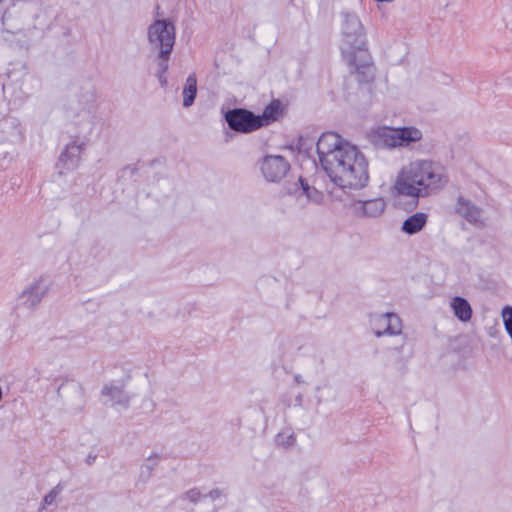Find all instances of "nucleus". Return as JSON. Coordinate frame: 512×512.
Returning a JSON list of instances; mask_svg holds the SVG:
<instances>
[{
	"mask_svg": "<svg viewBox=\"0 0 512 512\" xmlns=\"http://www.w3.org/2000/svg\"><path fill=\"white\" fill-rule=\"evenodd\" d=\"M447 182V176L434 162L416 160L402 168L393 189L397 196L411 197L413 205L416 206L419 198L436 194L444 188Z\"/></svg>",
	"mask_w": 512,
	"mask_h": 512,
	"instance_id": "1",
	"label": "nucleus"
},
{
	"mask_svg": "<svg viewBox=\"0 0 512 512\" xmlns=\"http://www.w3.org/2000/svg\"><path fill=\"white\" fill-rule=\"evenodd\" d=\"M337 157L324 172L343 191L360 190L368 185L369 164L365 155L355 145L337 154Z\"/></svg>",
	"mask_w": 512,
	"mask_h": 512,
	"instance_id": "2",
	"label": "nucleus"
},
{
	"mask_svg": "<svg viewBox=\"0 0 512 512\" xmlns=\"http://www.w3.org/2000/svg\"><path fill=\"white\" fill-rule=\"evenodd\" d=\"M341 16L343 18L342 55H346V53L352 50L361 51V49H368L366 33L358 15L354 12L342 11Z\"/></svg>",
	"mask_w": 512,
	"mask_h": 512,
	"instance_id": "3",
	"label": "nucleus"
},
{
	"mask_svg": "<svg viewBox=\"0 0 512 512\" xmlns=\"http://www.w3.org/2000/svg\"><path fill=\"white\" fill-rule=\"evenodd\" d=\"M147 36L151 49L158 50L161 55L173 51L176 31L173 22L169 18L155 20L148 27Z\"/></svg>",
	"mask_w": 512,
	"mask_h": 512,
	"instance_id": "4",
	"label": "nucleus"
},
{
	"mask_svg": "<svg viewBox=\"0 0 512 512\" xmlns=\"http://www.w3.org/2000/svg\"><path fill=\"white\" fill-rule=\"evenodd\" d=\"M343 57L347 60L350 68V74L355 76L360 84H371L375 79L376 67L368 49L361 51H349Z\"/></svg>",
	"mask_w": 512,
	"mask_h": 512,
	"instance_id": "5",
	"label": "nucleus"
},
{
	"mask_svg": "<svg viewBox=\"0 0 512 512\" xmlns=\"http://www.w3.org/2000/svg\"><path fill=\"white\" fill-rule=\"evenodd\" d=\"M352 144L335 132H324L318 139L316 144V152L318 154L319 162L323 168H327L337 157L336 153L341 154L346 146Z\"/></svg>",
	"mask_w": 512,
	"mask_h": 512,
	"instance_id": "6",
	"label": "nucleus"
},
{
	"mask_svg": "<svg viewBox=\"0 0 512 512\" xmlns=\"http://www.w3.org/2000/svg\"><path fill=\"white\" fill-rule=\"evenodd\" d=\"M224 119L228 127L237 133L248 134L260 129L257 114L246 108L228 109Z\"/></svg>",
	"mask_w": 512,
	"mask_h": 512,
	"instance_id": "7",
	"label": "nucleus"
},
{
	"mask_svg": "<svg viewBox=\"0 0 512 512\" xmlns=\"http://www.w3.org/2000/svg\"><path fill=\"white\" fill-rule=\"evenodd\" d=\"M289 170V162L281 155H267L262 159L261 172L269 182L281 181Z\"/></svg>",
	"mask_w": 512,
	"mask_h": 512,
	"instance_id": "8",
	"label": "nucleus"
},
{
	"mask_svg": "<svg viewBox=\"0 0 512 512\" xmlns=\"http://www.w3.org/2000/svg\"><path fill=\"white\" fill-rule=\"evenodd\" d=\"M85 149V143L79 142L78 138L68 143L64 150L61 152L57 167H62L65 170L71 171L78 167L81 153Z\"/></svg>",
	"mask_w": 512,
	"mask_h": 512,
	"instance_id": "9",
	"label": "nucleus"
},
{
	"mask_svg": "<svg viewBox=\"0 0 512 512\" xmlns=\"http://www.w3.org/2000/svg\"><path fill=\"white\" fill-rule=\"evenodd\" d=\"M453 211L472 225L481 222L482 209L463 195L457 196Z\"/></svg>",
	"mask_w": 512,
	"mask_h": 512,
	"instance_id": "10",
	"label": "nucleus"
},
{
	"mask_svg": "<svg viewBox=\"0 0 512 512\" xmlns=\"http://www.w3.org/2000/svg\"><path fill=\"white\" fill-rule=\"evenodd\" d=\"M371 143L379 149H396V128L389 126L378 127L370 135Z\"/></svg>",
	"mask_w": 512,
	"mask_h": 512,
	"instance_id": "11",
	"label": "nucleus"
},
{
	"mask_svg": "<svg viewBox=\"0 0 512 512\" xmlns=\"http://www.w3.org/2000/svg\"><path fill=\"white\" fill-rule=\"evenodd\" d=\"M379 328L374 330L376 337L383 335H398L401 333V319L395 313L387 312L376 320Z\"/></svg>",
	"mask_w": 512,
	"mask_h": 512,
	"instance_id": "12",
	"label": "nucleus"
},
{
	"mask_svg": "<svg viewBox=\"0 0 512 512\" xmlns=\"http://www.w3.org/2000/svg\"><path fill=\"white\" fill-rule=\"evenodd\" d=\"M46 291L47 289L42 285L41 281L33 282L19 295V305L33 309L41 302Z\"/></svg>",
	"mask_w": 512,
	"mask_h": 512,
	"instance_id": "13",
	"label": "nucleus"
},
{
	"mask_svg": "<svg viewBox=\"0 0 512 512\" xmlns=\"http://www.w3.org/2000/svg\"><path fill=\"white\" fill-rule=\"evenodd\" d=\"M285 106L280 99H272L263 109L261 114H257L260 128L267 127L278 121L284 114Z\"/></svg>",
	"mask_w": 512,
	"mask_h": 512,
	"instance_id": "14",
	"label": "nucleus"
},
{
	"mask_svg": "<svg viewBox=\"0 0 512 512\" xmlns=\"http://www.w3.org/2000/svg\"><path fill=\"white\" fill-rule=\"evenodd\" d=\"M396 128L397 148H408L420 141L422 131L414 126H402Z\"/></svg>",
	"mask_w": 512,
	"mask_h": 512,
	"instance_id": "15",
	"label": "nucleus"
},
{
	"mask_svg": "<svg viewBox=\"0 0 512 512\" xmlns=\"http://www.w3.org/2000/svg\"><path fill=\"white\" fill-rule=\"evenodd\" d=\"M101 395L106 396L113 405H119L128 408L130 404V396L124 391L123 386L106 384L101 390Z\"/></svg>",
	"mask_w": 512,
	"mask_h": 512,
	"instance_id": "16",
	"label": "nucleus"
},
{
	"mask_svg": "<svg viewBox=\"0 0 512 512\" xmlns=\"http://www.w3.org/2000/svg\"><path fill=\"white\" fill-rule=\"evenodd\" d=\"M428 221V214L417 212L407 217L401 226V231L407 235H414L420 232Z\"/></svg>",
	"mask_w": 512,
	"mask_h": 512,
	"instance_id": "17",
	"label": "nucleus"
},
{
	"mask_svg": "<svg viewBox=\"0 0 512 512\" xmlns=\"http://www.w3.org/2000/svg\"><path fill=\"white\" fill-rule=\"evenodd\" d=\"M450 307L454 316L461 322H468L472 318V307L468 300L461 296H455L450 301Z\"/></svg>",
	"mask_w": 512,
	"mask_h": 512,
	"instance_id": "18",
	"label": "nucleus"
},
{
	"mask_svg": "<svg viewBox=\"0 0 512 512\" xmlns=\"http://www.w3.org/2000/svg\"><path fill=\"white\" fill-rule=\"evenodd\" d=\"M183 106L189 108L194 104L197 96V78L194 73L189 74L183 87Z\"/></svg>",
	"mask_w": 512,
	"mask_h": 512,
	"instance_id": "19",
	"label": "nucleus"
},
{
	"mask_svg": "<svg viewBox=\"0 0 512 512\" xmlns=\"http://www.w3.org/2000/svg\"><path fill=\"white\" fill-rule=\"evenodd\" d=\"M160 459H161V456L158 453L153 452L145 460V462L141 465V468H140V473H139L140 481L147 483L150 480V478L152 476V472L157 467L158 461Z\"/></svg>",
	"mask_w": 512,
	"mask_h": 512,
	"instance_id": "20",
	"label": "nucleus"
},
{
	"mask_svg": "<svg viewBox=\"0 0 512 512\" xmlns=\"http://www.w3.org/2000/svg\"><path fill=\"white\" fill-rule=\"evenodd\" d=\"M385 202L382 198H376L363 202L362 210L363 214L368 217H378L385 210Z\"/></svg>",
	"mask_w": 512,
	"mask_h": 512,
	"instance_id": "21",
	"label": "nucleus"
},
{
	"mask_svg": "<svg viewBox=\"0 0 512 512\" xmlns=\"http://www.w3.org/2000/svg\"><path fill=\"white\" fill-rule=\"evenodd\" d=\"M65 387H68L72 392L77 394L79 398H81V399L84 398V388H83V386L80 383H78V382L68 381L67 379L65 381H63L60 384V386L58 387V389H57V395L59 397H62L61 391Z\"/></svg>",
	"mask_w": 512,
	"mask_h": 512,
	"instance_id": "22",
	"label": "nucleus"
},
{
	"mask_svg": "<svg viewBox=\"0 0 512 512\" xmlns=\"http://www.w3.org/2000/svg\"><path fill=\"white\" fill-rule=\"evenodd\" d=\"M63 490V486H62V483H58L52 490H50L49 493H47L44 498H43V502H42V507L45 508L46 506H50L52 505L57 496L62 492Z\"/></svg>",
	"mask_w": 512,
	"mask_h": 512,
	"instance_id": "23",
	"label": "nucleus"
},
{
	"mask_svg": "<svg viewBox=\"0 0 512 512\" xmlns=\"http://www.w3.org/2000/svg\"><path fill=\"white\" fill-rule=\"evenodd\" d=\"M172 52H167L166 54L161 55V52H158L156 61H157V71L156 73H166L169 68V60Z\"/></svg>",
	"mask_w": 512,
	"mask_h": 512,
	"instance_id": "24",
	"label": "nucleus"
},
{
	"mask_svg": "<svg viewBox=\"0 0 512 512\" xmlns=\"http://www.w3.org/2000/svg\"><path fill=\"white\" fill-rule=\"evenodd\" d=\"M204 494H202L200 492V490L198 488H192L188 491H186L182 496L181 498L182 499H188L190 502L196 504L198 503L201 499H203Z\"/></svg>",
	"mask_w": 512,
	"mask_h": 512,
	"instance_id": "25",
	"label": "nucleus"
},
{
	"mask_svg": "<svg viewBox=\"0 0 512 512\" xmlns=\"http://www.w3.org/2000/svg\"><path fill=\"white\" fill-rule=\"evenodd\" d=\"M277 442L283 446H292L295 442L294 434H289L285 436L283 433H279L277 435Z\"/></svg>",
	"mask_w": 512,
	"mask_h": 512,
	"instance_id": "26",
	"label": "nucleus"
},
{
	"mask_svg": "<svg viewBox=\"0 0 512 512\" xmlns=\"http://www.w3.org/2000/svg\"><path fill=\"white\" fill-rule=\"evenodd\" d=\"M138 172V168L136 166H133V165H127L125 166L123 169H121L120 171V175L119 177L123 178L125 177L128 173L132 176H134L136 173Z\"/></svg>",
	"mask_w": 512,
	"mask_h": 512,
	"instance_id": "27",
	"label": "nucleus"
},
{
	"mask_svg": "<svg viewBox=\"0 0 512 512\" xmlns=\"http://www.w3.org/2000/svg\"><path fill=\"white\" fill-rule=\"evenodd\" d=\"M300 185H301V188L303 190V193L308 197V198H311V194H310V191H311V187L309 186L307 180L303 177H299L298 179Z\"/></svg>",
	"mask_w": 512,
	"mask_h": 512,
	"instance_id": "28",
	"label": "nucleus"
},
{
	"mask_svg": "<svg viewBox=\"0 0 512 512\" xmlns=\"http://www.w3.org/2000/svg\"><path fill=\"white\" fill-rule=\"evenodd\" d=\"M223 494V491L219 488H215V489H212L209 493L207 494H204L203 497L204 498H210L211 500H217L218 498H220Z\"/></svg>",
	"mask_w": 512,
	"mask_h": 512,
	"instance_id": "29",
	"label": "nucleus"
},
{
	"mask_svg": "<svg viewBox=\"0 0 512 512\" xmlns=\"http://www.w3.org/2000/svg\"><path fill=\"white\" fill-rule=\"evenodd\" d=\"M96 459H97V454L91 451V452L87 455V457H86V459H85V462H86V464H87L88 466H92V465L95 463Z\"/></svg>",
	"mask_w": 512,
	"mask_h": 512,
	"instance_id": "30",
	"label": "nucleus"
},
{
	"mask_svg": "<svg viewBox=\"0 0 512 512\" xmlns=\"http://www.w3.org/2000/svg\"><path fill=\"white\" fill-rule=\"evenodd\" d=\"M166 73H155L156 77L158 78L159 80V83L161 85V87H166L167 86V77L165 75Z\"/></svg>",
	"mask_w": 512,
	"mask_h": 512,
	"instance_id": "31",
	"label": "nucleus"
},
{
	"mask_svg": "<svg viewBox=\"0 0 512 512\" xmlns=\"http://www.w3.org/2000/svg\"><path fill=\"white\" fill-rule=\"evenodd\" d=\"M295 402H296V404H295L296 406H302L303 395L301 393L296 396Z\"/></svg>",
	"mask_w": 512,
	"mask_h": 512,
	"instance_id": "32",
	"label": "nucleus"
},
{
	"mask_svg": "<svg viewBox=\"0 0 512 512\" xmlns=\"http://www.w3.org/2000/svg\"><path fill=\"white\" fill-rule=\"evenodd\" d=\"M294 381H295L296 383H298V384H301V383H303V382H304V380H303V378H302V376H301L300 374H296V375L294 376Z\"/></svg>",
	"mask_w": 512,
	"mask_h": 512,
	"instance_id": "33",
	"label": "nucleus"
},
{
	"mask_svg": "<svg viewBox=\"0 0 512 512\" xmlns=\"http://www.w3.org/2000/svg\"><path fill=\"white\" fill-rule=\"evenodd\" d=\"M375 1L378 3H383V2H393L394 0H375Z\"/></svg>",
	"mask_w": 512,
	"mask_h": 512,
	"instance_id": "34",
	"label": "nucleus"
},
{
	"mask_svg": "<svg viewBox=\"0 0 512 512\" xmlns=\"http://www.w3.org/2000/svg\"><path fill=\"white\" fill-rule=\"evenodd\" d=\"M400 349H401V347H395V348H394V350H396V351H398V352L400 351Z\"/></svg>",
	"mask_w": 512,
	"mask_h": 512,
	"instance_id": "35",
	"label": "nucleus"
}]
</instances>
